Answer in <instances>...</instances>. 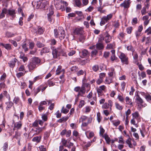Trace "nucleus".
<instances>
[{"label":"nucleus","instance_id":"1","mask_svg":"<svg viewBox=\"0 0 151 151\" xmlns=\"http://www.w3.org/2000/svg\"><path fill=\"white\" fill-rule=\"evenodd\" d=\"M92 120V118L91 117L88 118L85 116L82 115L80 118L79 122L82 123V125L83 126H86L88 124L91 122Z\"/></svg>","mask_w":151,"mask_h":151},{"label":"nucleus","instance_id":"2","mask_svg":"<svg viewBox=\"0 0 151 151\" xmlns=\"http://www.w3.org/2000/svg\"><path fill=\"white\" fill-rule=\"evenodd\" d=\"M48 4V2L45 0H41L37 2L36 6L37 8H43L47 6Z\"/></svg>","mask_w":151,"mask_h":151},{"label":"nucleus","instance_id":"3","mask_svg":"<svg viewBox=\"0 0 151 151\" xmlns=\"http://www.w3.org/2000/svg\"><path fill=\"white\" fill-rule=\"evenodd\" d=\"M119 57L122 63L126 65L128 64L129 61L128 58L125 54L121 52L120 55L119 56Z\"/></svg>","mask_w":151,"mask_h":151},{"label":"nucleus","instance_id":"4","mask_svg":"<svg viewBox=\"0 0 151 151\" xmlns=\"http://www.w3.org/2000/svg\"><path fill=\"white\" fill-rule=\"evenodd\" d=\"M61 142L62 144L65 147H67L69 148H71V151H75L76 147L75 146H73V143L70 142L69 145H66L67 142V140L63 138L62 139Z\"/></svg>","mask_w":151,"mask_h":151},{"label":"nucleus","instance_id":"5","mask_svg":"<svg viewBox=\"0 0 151 151\" xmlns=\"http://www.w3.org/2000/svg\"><path fill=\"white\" fill-rule=\"evenodd\" d=\"M112 15L111 14H110L106 16L103 17L101 19V20L100 22V25L101 26L104 25L108 20L112 18Z\"/></svg>","mask_w":151,"mask_h":151},{"label":"nucleus","instance_id":"6","mask_svg":"<svg viewBox=\"0 0 151 151\" xmlns=\"http://www.w3.org/2000/svg\"><path fill=\"white\" fill-rule=\"evenodd\" d=\"M13 124H14V127L13 130L20 129H21L22 126V123L21 121H19L16 122H15L14 120L13 121Z\"/></svg>","mask_w":151,"mask_h":151},{"label":"nucleus","instance_id":"7","mask_svg":"<svg viewBox=\"0 0 151 151\" xmlns=\"http://www.w3.org/2000/svg\"><path fill=\"white\" fill-rule=\"evenodd\" d=\"M59 32L58 37L60 40L63 39L65 35V31L62 29L61 28H60L59 29Z\"/></svg>","mask_w":151,"mask_h":151},{"label":"nucleus","instance_id":"8","mask_svg":"<svg viewBox=\"0 0 151 151\" xmlns=\"http://www.w3.org/2000/svg\"><path fill=\"white\" fill-rule=\"evenodd\" d=\"M36 66H38L40 64L41 62L40 60L38 58L34 57L32 58L31 60Z\"/></svg>","mask_w":151,"mask_h":151},{"label":"nucleus","instance_id":"9","mask_svg":"<svg viewBox=\"0 0 151 151\" xmlns=\"http://www.w3.org/2000/svg\"><path fill=\"white\" fill-rule=\"evenodd\" d=\"M130 4V0L124 1L123 3L120 4V6L124 7V8H128L129 7Z\"/></svg>","mask_w":151,"mask_h":151},{"label":"nucleus","instance_id":"10","mask_svg":"<svg viewBox=\"0 0 151 151\" xmlns=\"http://www.w3.org/2000/svg\"><path fill=\"white\" fill-rule=\"evenodd\" d=\"M37 67V66H36L31 61H30V63L27 65V67L30 71H31L33 70L34 69L36 68Z\"/></svg>","mask_w":151,"mask_h":151},{"label":"nucleus","instance_id":"11","mask_svg":"<svg viewBox=\"0 0 151 151\" xmlns=\"http://www.w3.org/2000/svg\"><path fill=\"white\" fill-rule=\"evenodd\" d=\"M74 32L77 35H81L83 32V29L81 27L76 28L74 30Z\"/></svg>","mask_w":151,"mask_h":151},{"label":"nucleus","instance_id":"12","mask_svg":"<svg viewBox=\"0 0 151 151\" xmlns=\"http://www.w3.org/2000/svg\"><path fill=\"white\" fill-rule=\"evenodd\" d=\"M17 61V59L15 58L12 59L8 63L9 66L12 68H13L15 66V63Z\"/></svg>","mask_w":151,"mask_h":151},{"label":"nucleus","instance_id":"13","mask_svg":"<svg viewBox=\"0 0 151 151\" xmlns=\"http://www.w3.org/2000/svg\"><path fill=\"white\" fill-rule=\"evenodd\" d=\"M32 130L33 131L35 132L34 135H38L42 132V129L39 127H37L35 129H32Z\"/></svg>","mask_w":151,"mask_h":151},{"label":"nucleus","instance_id":"14","mask_svg":"<svg viewBox=\"0 0 151 151\" xmlns=\"http://www.w3.org/2000/svg\"><path fill=\"white\" fill-rule=\"evenodd\" d=\"M115 72L114 69V68H111L109 70V72L108 73V75L110 77L113 78L115 75Z\"/></svg>","mask_w":151,"mask_h":151},{"label":"nucleus","instance_id":"15","mask_svg":"<svg viewBox=\"0 0 151 151\" xmlns=\"http://www.w3.org/2000/svg\"><path fill=\"white\" fill-rule=\"evenodd\" d=\"M7 15L9 14L10 16H12L13 18H14L15 16V10L13 9L7 10Z\"/></svg>","mask_w":151,"mask_h":151},{"label":"nucleus","instance_id":"16","mask_svg":"<svg viewBox=\"0 0 151 151\" xmlns=\"http://www.w3.org/2000/svg\"><path fill=\"white\" fill-rule=\"evenodd\" d=\"M104 40L106 43L109 42L111 40V37L108 34L104 37Z\"/></svg>","mask_w":151,"mask_h":151},{"label":"nucleus","instance_id":"17","mask_svg":"<svg viewBox=\"0 0 151 151\" xmlns=\"http://www.w3.org/2000/svg\"><path fill=\"white\" fill-rule=\"evenodd\" d=\"M136 101L137 103V104H140L141 105H142V104L143 103V100L139 97V96L138 95L136 97Z\"/></svg>","mask_w":151,"mask_h":151},{"label":"nucleus","instance_id":"18","mask_svg":"<svg viewBox=\"0 0 151 151\" xmlns=\"http://www.w3.org/2000/svg\"><path fill=\"white\" fill-rule=\"evenodd\" d=\"M58 51L57 49H54L52 50V54L53 57L55 58H57L59 55V54L58 53Z\"/></svg>","mask_w":151,"mask_h":151},{"label":"nucleus","instance_id":"19","mask_svg":"<svg viewBox=\"0 0 151 151\" xmlns=\"http://www.w3.org/2000/svg\"><path fill=\"white\" fill-rule=\"evenodd\" d=\"M5 14H7V9L6 8L3 9L1 13L0 14V19H2L5 17Z\"/></svg>","mask_w":151,"mask_h":151},{"label":"nucleus","instance_id":"20","mask_svg":"<svg viewBox=\"0 0 151 151\" xmlns=\"http://www.w3.org/2000/svg\"><path fill=\"white\" fill-rule=\"evenodd\" d=\"M125 101L126 103V104H129L131 106H133L132 102H131V99L128 96H126L125 98Z\"/></svg>","mask_w":151,"mask_h":151},{"label":"nucleus","instance_id":"21","mask_svg":"<svg viewBox=\"0 0 151 151\" xmlns=\"http://www.w3.org/2000/svg\"><path fill=\"white\" fill-rule=\"evenodd\" d=\"M96 48L99 50H102L103 49L104 46L101 42H98L96 45Z\"/></svg>","mask_w":151,"mask_h":151},{"label":"nucleus","instance_id":"22","mask_svg":"<svg viewBox=\"0 0 151 151\" xmlns=\"http://www.w3.org/2000/svg\"><path fill=\"white\" fill-rule=\"evenodd\" d=\"M17 33H14L9 32H7L6 33V36L8 38L13 37L15 36Z\"/></svg>","mask_w":151,"mask_h":151},{"label":"nucleus","instance_id":"23","mask_svg":"<svg viewBox=\"0 0 151 151\" xmlns=\"http://www.w3.org/2000/svg\"><path fill=\"white\" fill-rule=\"evenodd\" d=\"M41 136H36L34 137L32 139V141L33 142H36L38 143L40 142L41 141Z\"/></svg>","mask_w":151,"mask_h":151},{"label":"nucleus","instance_id":"24","mask_svg":"<svg viewBox=\"0 0 151 151\" xmlns=\"http://www.w3.org/2000/svg\"><path fill=\"white\" fill-rule=\"evenodd\" d=\"M125 33L123 32H120L118 36V38L121 40H123L124 39Z\"/></svg>","mask_w":151,"mask_h":151},{"label":"nucleus","instance_id":"25","mask_svg":"<svg viewBox=\"0 0 151 151\" xmlns=\"http://www.w3.org/2000/svg\"><path fill=\"white\" fill-rule=\"evenodd\" d=\"M102 137L105 138L107 143L109 144L111 142V140L108 135L107 134H105Z\"/></svg>","mask_w":151,"mask_h":151},{"label":"nucleus","instance_id":"26","mask_svg":"<svg viewBox=\"0 0 151 151\" xmlns=\"http://www.w3.org/2000/svg\"><path fill=\"white\" fill-rule=\"evenodd\" d=\"M92 70L94 72H97L99 70V66L98 65H94L92 67Z\"/></svg>","mask_w":151,"mask_h":151},{"label":"nucleus","instance_id":"27","mask_svg":"<svg viewBox=\"0 0 151 151\" xmlns=\"http://www.w3.org/2000/svg\"><path fill=\"white\" fill-rule=\"evenodd\" d=\"M50 50V49L49 47H45L43 48L41 50V52L42 53H46L49 52Z\"/></svg>","mask_w":151,"mask_h":151},{"label":"nucleus","instance_id":"28","mask_svg":"<svg viewBox=\"0 0 151 151\" xmlns=\"http://www.w3.org/2000/svg\"><path fill=\"white\" fill-rule=\"evenodd\" d=\"M44 29L41 27H39L38 28L37 31L35 32L39 35H41L43 33L44 31Z\"/></svg>","mask_w":151,"mask_h":151},{"label":"nucleus","instance_id":"29","mask_svg":"<svg viewBox=\"0 0 151 151\" xmlns=\"http://www.w3.org/2000/svg\"><path fill=\"white\" fill-rule=\"evenodd\" d=\"M49 13L47 14V15H52L54 14L53 7L52 6H51L49 8Z\"/></svg>","mask_w":151,"mask_h":151},{"label":"nucleus","instance_id":"30","mask_svg":"<svg viewBox=\"0 0 151 151\" xmlns=\"http://www.w3.org/2000/svg\"><path fill=\"white\" fill-rule=\"evenodd\" d=\"M132 115L133 118L137 119L139 116V112L137 111H135V112L132 113Z\"/></svg>","mask_w":151,"mask_h":151},{"label":"nucleus","instance_id":"31","mask_svg":"<svg viewBox=\"0 0 151 151\" xmlns=\"http://www.w3.org/2000/svg\"><path fill=\"white\" fill-rule=\"evenodd\" d=\"M112 78L106 77L104 81V83L106 84H109L112 82Z\"/></svg>","mask_w":151,"mask_h":151},{"label":"nucleus","instance_id":"32","mask_svg":"<svg viewBox=\"0 0 151 151\" xmlns=\"http://www.w3.org/2000/svg\"><path fill=\"white\" fill-rule=\"evenodd\" d=\"M19 58L23 60L24 62L27 61V60L28 59L26 56H25L24 54L21 53L19 56Z\"/></svg>","mask_w":151,"mask_h":151},{"label":"nucleus","instance_id":"33","mask_svg":"<svg viewBox=\"0 0 151 151\" xmlns=\"http://www.w3.org/2000/svg\"><path fill=\"white\" fill-rule=\"evenodd\" d=\"M131 139L130 138H129L126 141V143L129 146L130 148H133V145L131 142Z\"/></svg>","mask_w":151,"mask_h":151},{"label":"nucleus","instance_id":"34","mask_svg":"<svg viewBox=\"0 0 151 151\" xmlns=\"http://www.w3.org/2000/svg\"><path fill=\"white\" fill-rule=\"evenodd\" d=\"M117 99L122 103H123L124 100V97L123 96L119 94L118 96Z\"/></svg>","mask_w":151,"mask_h":151},{"label":"nucleus","instance_id":"35","mask_svg":"<svg viewBox=\"0 0 151 151\" xmlns=\"http://www.w3.org/2000/svg\"><path fill=\"white\" fill-rule=\"evenodd\" d=\"M111 52L112 54V55L111 57V61H114V60H116L117 59V58L116 57L115 55L114 50H112Z\"/></svg>","mask_w":151,"mask_h":151},{"label":"nucleus","instance_id":"36","mask_svg":"<svg viewBox=\"0 0 151 151\" xmlns=\"http://www.w3.org/2000/svg\"><path fill=\"white\" fill-rule=\"evenodd\" d=\"M140 131L142 136L143 137H145V134H147V132L146 131L145 129L144 128H142V129H140Z\"/></svg>","mask_w":151,"mask_h":151},{"label":"nucleus","instance_id":"37","mask_svg":"<svg viewBox=\"0 0 151 151\" xmlns=\"http://www.w3.org/2000/svg\"><path fill=\"white\" fill-rule=\"evenodd\" d=\"M115 105L116 108L120 110H121L123 109V106L119 104L116 102L115 103Z\"/></svg>","mask_w":151,"mask_h":151},{"label":"nucleus","instance_id":"38","mask_svg":"<svg viewBox=\"0 0 151 151\" xmlns=\"http://www.w3.org/2000/svg\"><path fill=\"white\" fill-rule=\"evenodd\" d=\"M40 151H46L47 150V147L44 145H41L39 147Z\"/></svg>","mask_w":151,"mask_h":151},{"label":"nucleus","instance_id":"39","mask_svg":"<svg viewBox=\"0 0 151 151\" xmlns=\"http://www.w3.org/2000/svg\"><path fill=\"white\" fill-rule=\"evenodd\" d=\"M13 138H15L17 139H21L20 137V134L18 133L17 131L15 132V135L14 136Z\"/></svg>","mask_w":151,"mask_h":151},{"label":"nucleus","instance_id":"40","mask_svg":"<svg viewBox=\"0 0 151 151\" xmlns=\"http://www.w3.org/2000/svg\"><path fill=\"white\" fill-rule=\"evenodd\" d=\"M47 18L48 20V21L50 22L51 23H54V20L53 19V18L52 16V15L51 16H48L47 15Z\"/></svg>","mask_w":151,"mask_h":151},{"label":"nucleus","instance_id":"41","mask_svg":"<svg viewBox=\"0 0 151 151\" xmlns=\"http://www.w3.org/2000/svg\"><path fill=\"white\" fill-rule=\"evenodd\" d=\"M84 73H85V74L86 75V72L85 71H84L83 70H81L78 71L77 74L78 76H79L83 75Z\"/></svg>","mask_w":151,"mask_h":151},{"label":"nucleus","instance_id":"42","mask_svg":"<svg viewBox=\"0 0 151 151\" xmlns=\"http://www.w3.org/2000/svg\"><path fill=\"white\" fill-rule=\"evenodd\" d=\"M127 50L129 51L132 52H134V49L133 47L131 45L127 46Z\"/></svg>","mask_w":151,"mask_h":151},{"label":"nucleus","instance_id":"43","mask_svg":"<svg viewBox=\"0 0 151 151\" xmlns=\"http://www.w3.org/2000/svg\"><path fill=\"white\" fill-rule=\"evenodd\" d=\"M76 6L80 8L81 7L82 4L80 0H75Z\"/></svg>","mask_w":151,"mask_h":151},{"label":"nucleus","instance_id":"44","mask_svg":"<svg viewBox=\"0 0 151 151\" xmlns=\"http://www.w3.org/2000/svg\"><path fill=\"white\" fill-rule=\"evenodd\" d=\"M97 91L99 96L103 95V91L99 88H98L97 89Z\"/></svg>","mask_w":151,"mask_h":151},{"label":"nucleus","instance_id":"45","mask_svg":"<svg viewBox=\"0 0 151 151\" xmlns=\"http://www.w3.org/2000/svg\"><path fill=\"white\" fill-rule=\"evenodd\" d=\"M135 119L132 118V119L131 120L130 122L132 124L134 125L136 127H138V126L137 124H136Z\"/></svg>","mask_w":151,"mask_h":151},{"label":"nucleus","instance_id":"46","mask_svg":"<svg viewBox=\"0 0 151 151\" xmlns=\"http://www.w3.org/2000/svg\"><path fill=\"white\" fill-rule=\"evenodd\" d=\"M4 48H5L7 50H9L12 49L11 46L9 44H5Z\"/></svg>","mask_w":151,"mask_h":151},{"label":"nucleus","instance_id":"47","mask_svg":"<svg viewBox=\"0 0 151 151\" xmlns=\"http://www.w3.org/2000/svg\"><path fill=\"white\" fill-rule=\"evenodd\" d=\"M47 104V102L44 101L40 102L39 103V106H40L43 107H45V106Z\"/></svg>","mask_w":151,"mask_h":151},{"label":"nucleus","instance_id":"48","mask_svg":"<svg viewBox=\"0 0 151 151\" xmlns=\"http://www.w3.org/2000/svg\"><path fill=\"white\" fill-rule=\"evenodd\" d=\"M36 45L39 48H41L44 46V45L39 41H37L36 43Z\"/></svg>","mask_w":151,"mask_h":151},{"label":"nucleus","instance_id":"49","mask_svg":"<svg viewBox=\"0 0 151 151\" xmlns=\"http://www.w3.org/2000/svg\"><path fill=\"white\" fill-rule=\"evenodd\" d=\"M50 133L49 132H46L45 133L44 137L45 139H47L49 137Z\"/></svg>","mask_w":151,"mask_h":151},{"label":"nucleus","instance_id":"50","mask_svg":"<svg viewBox=\"0 0 151 151\" xmlns=\"http://www.w3.org/2000/svg\"><path fill=\"white\" fill-rule=\"evenodd\" d=\"M8 147V145L7 142H5L4 143L3 147V150L4 151L7 150Z\"/></svg>","mask_w":151,"mask_h":151},{"label":"nucleus","instance_id":"51","mask_svg":"<svg viewBox=\"0 0 151 151\" xmlns=\"http://www.w3.org/2000/svg\"><path fill=\"white\" fill-rule=\"evenodd\" d=\"M121 85L122 87L121 90L122 91H124L126 86V83L124 82H122L121 83Z\"/></svg>","mask_w":151,"mask_h":151},{"label":"nucleus","instance_id":"52","mask_svg":"<svg viewBox=\"0 0 151 151\" xmlns=\"http://www.w3.org/2000/svg\"><path fill=\"white\" fill-rule=\"evenodd\" d=\"M132 27H128L126 29L127 32L128 34H130L132 32Z\"/></svg>","mask_w":151,"mask_h":151},{"label":"nucleus","instance_id":"53","mask_svg":"<svg viewBox=\"0 0 151 151\" xmlns=\"http://www.w3.org/2000/svg\"><path fill=\"white\" fill-rule=\"evenodd\" d=\"M82 55L83 56H86L88 54V52L86 50H83L82 51Z\"/></svg>","mask_w":151,"mask_h":151},{"label":"nucleus","instance_id":"54","mask_svg":"<svg viewBox=\"0 0 151 151\" xmlns=\"http://www.w3.org/2000/svg\"><path fill=\"white\" fill-rule=\"evenodd\" d=\"M106 73H101L99 74V78L103 80V79L106 76Z\"/></svg>","mask_w":151,"mask_h":151},{"label":"nucleus","instance_id":"55","mask_svg":"<svg viewBox=\"0 0 151 151\" xmlns=\"http://www.w3.org/2000/svg\"><path fill=\"white\" fill-rule=\"evenodd\" d=\"M61 111L63 113L66 114L68 112L69 110L64 109V107H63L62 108Z\"/></svg>","mask_w":151,"mask_h":151},{"label":"nucleus","instance_id":"56","mask_svg":"<svg viewBox=\"0 0 151 151\" xmlns=\"http://www.w3.org/2000/svg\"><path fill=\"white\" fill-rule=\"evenodd\" d=\"M54 34L55 36L56 37H58V34H59V31L58 32V30L56 29H54Z\"/></svg>","mask_w":151,"mask_h":151},{"label":"nucleus","instance_id":"57","mask_svg":"<svg viewBox=\"0 0 151 151\" xmlns=\"http://www.w3.org/2000/svg\"><path fill=\"white\" fill-rule=\"evenodd\" d=\"M146 9L145 7H143L141 11V13L142 15L145 14L146 13Z\"/></svg>","mask_w":151,"mask_h":151},{"label":"nucleus","instance_id":"58","mask_svg":"<svg viewBox=\"0 0 151 151\" xmlns=\"http://www.w3.org/2000/svg\"><path fill=\"white\" fill-rule=\"evenodd\" d=\"M109 108V105L107 103H105L102 106L103 109H107Z\"/></svg>","mask_w":151,"mask_h":151},{"label":"nucleus","instance_id":"59","mask_svg":"<svg viewBox=\"0 0 151 151\" xmlns=\"http://www.w3.org/2000/svg\"><path fill=\"white\" fill-rule=\"evenodd\" d=\"M133 56V58L134 59L136 60L138 58V55L136 52H133L132 54Z\"/></svg>","mask_w":151,"mask_h":151},{"label":"nucleus","instance_id":"60","mask_svg":"<svg viewBox=\"0 0 151 151\" xmlns=\"http://www.w3.org/2000/svg\"><path fill=\"white\" fill-rule=\"evenodd\" d=\"M25 73L22 72H19L16 74V76L18 78H20L23 76Z\"/></svg>","mask_w":151,"mask_h":151},{"label":"nucleus","instance_id":"61","mask_svg":"<svg viewBox=\"0 0 151 151\" xmlns=\"http://www.w3.org/2000/svg\"><path fill=\"white\" fill-rule=\"evenodd\" d=\"M47 82L49 85L50 87L53 86H54L55 84V83L54 82H52V81L50 80H49Z\"/></svg>","mask_w":151,"mask_h":151},{"label":"nucleus","instance_id":"62","mask_svg":"<svg viewBox=\"0 0 151 151\" xmlns=\"http://www.w3.org/2000/svg\"><path fill=\"white\" fill-rule=\"evenodd\" d=\"M76 53V51L74 50H71L70 52H69L68 55L69 56H72Z\"/></svg>","mask_w":151,"mask_h":151},{"label":"nucleus","instance_id":"63","mask_svg":"<svg viewBox=\"0 0 151 151\" xmlns=\"http://www.w3.org/2000/svg\"><path fill=\"white\" fill-rule=\"evenodd\" d=\"M85 111L86 113H89L91 110V107L89 106H87L85 107Z\"/></svg>","mask_w":151,"mask_h":151},{"label":"nucleus","instance_id":"64","mask_svg":"<svg viewBox=\"0 0 151 151\" xmlns=\"http://www.w3.org/2000/svg\"><path fill=\"white\" fill-rule=\"evenodd\" d=\"M145 98L148 101H149L151 100V96L150 95L146 96Z\"/></svg>","mask_w":151,"mask_h":151}]
</instances>
